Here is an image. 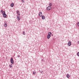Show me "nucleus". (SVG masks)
Returning a JSON list of instances; mask_svg holds the SVG:
<instances>
[{"mask_svg": "<svg viewBox=\"0 0 79 79\" xmlns=\"http://www.w3.org/2000/svg\"><path fill=\"white\" fill-rule=\"evenodd\" d=\"M49 6H52V3H50L49 4Z\"/></svg>", "mask_w": 79, "mask_h": 79, "instance_id": "nucleus-12", "label": "nucleus"}, {"mask_svg": "<svg viewBox=\"0 0 79 79\" xmlns=\"http://www.w3.org/2000/svg\"><path fill=\"white\" fill-rule=\"evenodd\" d=\"M18 15H20V14H19H19H18Z\"/></svg>", "mask_w": 79, "mask_h": 79, "instance_id": "nucleus-24", "label": "nucleus"}, {"mask_svg": "<svg viewBox=\"0 0 79 79\" xmlns=\"http://www.w3.org/2000/svg\"><path fill=\"white\" fill-rule=\"evenodd\" d=\"M25 32L23 31V35H25V34H24V33Z\"/></svg>", "mask_w": 79, "mask_h": 79, "instance_id": "nucleus-20", "label": "nucleus"}, {"mask_svg": "<svg viewBox=\"0 0 79 79\" xmlns=\"http://www.w3.org/2000/svg\"><path fill=\"white\" fill-rule=\"evenodd\" d=\"M77 56H79V52L77 53Z\"/></svg>", "mask_w": 79, "mask_h": 79, "instance_id": "nucleus-13", "label": "nucleus"}, {"mask_svg": "<svg viewBox=\"0 0 79 79\" xmlns=\"http://www.w3.org/2000/svg\"><path fill=\"white\" fill-rule=\"evenodd\" d=\"M2 14L3 15V16L4 17V18H6V14H5V11H4L2 13Z\"/></svg>", "mask_w": 79, "mask_h": 79, "instance_id": "nucleus-2", "label": "nucleus"}, {"mask_svg": "<svg viewBox=\"0 0 79 79\" xmlns=\"http://www.w3.org/2000/svg\"><path fill=\"white\" fill-rule=\"evenodd\" d=\"M71 42L70 41H69L68 43V45L69 46H71Z\"/></svg>", "mask_w": 79, "mask_h": 79, "instance_id": "nucleus-5", "label": "nucleus"}, {"mask_svg": "<svg viewBox=\"0 0 79 79\" xmlns=\"http://www.w3.org/2000/svg\"><path fill=\"white\" fill-rule=\"evenodd\" d=\"M78 44H79V41H78Z\"/></svg>", "mask_w": 79, "mask_h": 79, "instance_id": "nucleus-23", "label": "nucleus"}, {"mask_svg": "<svg viewBox=\"0 0 79 79\" xmlns=\"http://www.w3.org/2000/svg\"><path fill=\"white\" fill-rule=\"evenodd\" d=\"M33 74H35V72H33Z\"/></svg>", "mask_w": 79, "mask_h": 79, "instance_id": "nucleus-16", "label": "nucleus"}, {"mask_svg": "<svg viewBox=\"0 0 79 79\" xmlns=\"http://www.w3.org/2000/svg\"><path fill=\"white\" fill-rule=\"evenodd\" d=\"M77 24L78 26H79V22H78L77 23Z\"/></svg>", "mask_w": 79, "mask_h": 79, "instance_id": "nucleus-19", "label": "nucleus"}, {"mask_svg": "<svg viewBox=\"0 0 79 79\" xmlns=\"http://www.w3.org/2000/svg\"><path fill=\"white\" fill-rule=\"evenodd\" d=\"M40 72L41 73H43V71H40Z\"/></svg>", "mask_w": 79, "mask_h": 79, "instance_id": "nucleus-18", "label": "nucleus"}, {"mask_svg": "<svg viewBox=\"0 0 79 79\" xmlns=\"http://www.w3.org/2000/svg\"><path fill=\"white\" fill-rule=\"evenodd\" d=\"M42 12H40L39 13V16H40L41 17V16H42Z\"/></svg>", "mask_w": 79, "mask_h": 79, "instance_id": "nucleus-7", "label": "nucleus"}, {"mask_svg": "<svg viewBox=\"0 0 79 79\" xmlns=\"http://www.w3.org/2000/svg\"><path fill=\"white\" fill-rule=\"evenodd\" d=\"M51 34H52V32H49L48 33V35L47 36V38L48 39H49L50 37H51Z\"/></svg>", "mask_w": 79, "mask_h": 79, "instance_id": "nucleus-1", "label": "nucleus"}, {"mask_svg": "<svg viewBox=\"0 0 79 79\" xmlns=\"http://www.w3.org/2000/svg\"><path fill=\"white\" fill-rule=\"evenodd\" d=\"M42 61H44V60H42Z\"/></svg>", "mask_w": 79, "mask_h": 79, "instance_id": "nucleus-26", "label": "nucleus"}, {"mask_svg": "<svg viewBox=\"0 0 79 79\" xmlns=\"http://www.w3.org/2000/svg\"><path fill=\"white\" fill-rule=\"evenodd\" d=\"M1 12H2V13L3 12V10H1Z\"/></svg>", "mask_w": 79, "mask_h": 79, "instance_id": "nucleus-21", "label": "nucleus"}, {"mask_svg": "<svg viewBox=\"0 0 79 79\" xmlns=\"http://www.w3.org/2000/svg\"><path fill=\"white\" fill-rule=\"evenodd\" d=\"M51 6H49L47 8V10H50L51 9Z\"/></svg>", "mask_w": 79, "mask_h": 79, "instance_id": "nucleus-4", "label": "nucleus"}, {"mask_svg": "<svg viewBox=\"0 0 79 79\" xmlns=\"http://www.w3.org/2000/svg\"><path fill=\"white\" fill-rule=\"evenodd\" d=\"M13 6H14V3H11L10 5V6L11 7H13Z\"/></svg>", "mask_w": 79, "mask_h": 79, "instance_id": "nucleus-8", "label": "nucleus"}, {"mask_svg": "<svg viewBox=\"0 0 79 79\" xmlns=\"http://www.w3.org/2000/svg\"><path fill=\"white\" fill-rule=\"evenodd\" d=\"M66 77L67 78H69V77H70V75L69 74H67L66 75Z\"/></svg>", "mask_w": 79, "mask_h": 79, "instance_id": "nucleus-9", "label": "nucleus"}, {"mask_svg": "<svg viewBox=\"0 0 79 79\" xmlns=\"http://www.w3.org/2000/svg\"><path fill=\"white\" fill-rule=\"evenodd\" d=\"M10 62L11 64H14V61H13V59L12 57L10 59Z\"/></svg>", "mask_w": 79, "mask_h": 79, "instance_id": "nucleus-3", "label": "nucleus"}, {"mask_svg": "<svg viewBox=\"0 0 79 79\" xmlns=\"http://www.w3.org/2000/svg\"><path fill=\"white\" fill-rule=\"evenodd\" d=\"M22 2H23V3H24V0H22Z\"/></svg>", "mask_w": 79, "mask_h": 79, "instance_id": "nucleus-15", "label": "nucleus"}, {"mask_svg": "<svg viewBox=\"0 0 79 79\" xmlns=\"http://www.w3.org/2000/svg\"><path fill=\"white\" fill-rule=\"evenodd\" d=\"M10 68H11V65H10Z\"/></svg>", "mask_w": 79, "mask_h": 79, "instance_id": "nucleus-25", "label": "nucleus"}, {"mask_svg": "<svg viewBox=\"0 0 79 79\" xmlns=\"http://www.w3.org/2000/svg\"><path fill=\"white\" fill-rule=\"evenodd\" d=\"M52 34V36H53V34Z\"/></svg>", "mask_w": 79, "mask_h": 79, "instance_id": "nucleus-22", "label": "nucleus"}, {"mask_svg": "<svg viewBox=\"0 0 79 79\" xmlns=\"http://www.w3.org/2000/svg\"><path fill=\"white\" fill-rule=\"evenodd\" d=\"M19 13V11L18 10V11H17V14H18V13Z\"/></svg>", "mask_w": 79, "mask_h": 79, "instance_id": "nucleus-14", "label": "nucleus"}, {"mask_svg": "<svg viewBox=\"0 0 79 79\" xmlns=\"http://www.w3.org/2000/svg\"><path fill=\"white\" fill-rule=\"evenodd\" d=\"M4 26L5 27H7V24H6V23H5L4 24Z\"/></svg>", "mask_w": 79, "mask_h": 79, "instance_id": "nucleus-11", "label": "nucleus"}, {"mask_svg": "<svg viewBox=\"0 0 79 79\" xmlns=\"http://www.w3.org/2000/svg\"><path fill=\"white\" fill-rule=\"evenodd\" d=\"M17 20H20V17L19 16H17Z\"/></svg>", "mask_w": 79, "mask_h": 79, "instance_id": "nucleus-6", "label": "nucleus"}, {"mask_svg": "<svg viewBox=\"0 0 79 79\" xmlns=\"http://www.w3.org/2000/svg\"><path fill=\"white\" fill-rule=\"evenodd\" d=\"M42 19H45V17L43 15L42 17Z\"/></svg>", "mask_w": 79, "mask_h": 79, "instance_id": "nucleus-10", "label": "nucleus"}, {"mask_svg": "<svg viewBox=\"0 0 79 79\" xmlns=\"http://www.w3.org/2000/svg\"><path fill=\"white\" fill-rule=\"evenodd\" d=\"M17 57H18V58L20 57V56L19 55H18L17 56Z\"/></svg>", "mask_w": 79, "mask_h": 79, "instance_id": "nucleus-17", "label": "nucleus"}]
</instances>
